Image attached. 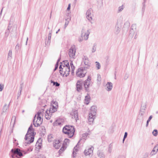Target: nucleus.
Listing matches in <instances>:
<instances>
[{"label": "nucleus", "mask_w": 158, "mask_h": 158, "mask_svg": "<svg viewBox=\"0 0 158 158\" xmlns=\"http://www.w3.org/2000/svg\"><path fill=\"white\" fill-rule=\"evenodd\" d=\"M35 134L36 133L34 132L32 125L31 124L28 129L27 133L26 134L24 138L26 140L28 139V141L26 142L25 144H30L33 142Z\"/></svg>", "instance_id": "nucleus-1"}, {"label": "nucleus", "mask_w": 158, "mask_h": 158, "mask_svg": "<svg viewBox=\"0 0 158 158\" xmlns=\"http://www.w3.org/2000/svg\"><path fill=\"white\" fill-rule=\"evenodd\" d=\"M63 132L65 134H67L69 138H72L74 135L75 132L74 127L66 125L63 129Z\"/></svg>", "instance_id": "nucleus-2"}, {"label": "nucleus", "mask_w": 158, "mask_h": 158, "mask_svg": "<svg viewBox=\"0 0 158 158\" xmlns=\"http://www.w3.org/2000/svg\"><path fill=\"white\" fill-rule=\"evenodd\" d=\"M64 67V65L62 66L61 65H60L59 68L60 69V73L61 75L63 76H65L66 77L69 75V73L70 71V67Z\"/></svg>", "instance_id": "nucleus-3"}, {"label": "nucleus", "mask_w": 158, "mask_h": 158, "mask_svg": "<svg viewBox=\"0 0 158 158\" xmlns=\"http://www.w3.org/2000/svg\"><path fill=\"white\" fill-rule=\"evenodd\" d=\"M11 156L13 158H20V157L23 156V154L21 150L18 148L12 149L11 150Z\"/></svg>", "instance_id": "nucleus-4"}, {"label": "nucleus", "mask_w": 158, "mask_h": 158, "mask_svg": "<svg viewBox=\"0 0 158 158\" xmlns=\"http://www.w3.org/2000/svg\"><path fill=\"white\" fill-rule=\"evenodd\" d=\"M89 32L88 30L86 29L85 28L83 27L81 31V37L79 38L78 40L80 42H81L83 40V37H84L85 40H87L88 38Z\"/></svg>", "instance_id": "nucleus-5"}, {"label": "nucleus", "mask_w": 158, "mask_h": 158, "mask_svg": "<svg viewBox=\"0 0 158 158\" xmlns=\"http://www.w3.org/2000/svg\"><path fill=\"white\" fill-rule=\"evenodd\" d=\"M91 77L88 76L86 80L84 81V87L86 92H89L90 91L89 87L92 85L91 83Z\"/></svg>", "instance_id": "nucleus-6"}, {"label": "nucleus", "mask_w": 158, "mask_h": 158, "mask_svg": "<svg viewBox=\"0 0 158 158\" xmlns=\"http://www.w3.org/2000/svg\"><path fill=\"white\" fill-rule=\"evenodd\" d=\"M33 124L35 127H38L40 126L43 122V119L41 117H36V115H35L33 120Z\"/></svg>", "instance_id": "nucleus-7"}, {"label": "nucleus", "mask_w": 158, "mask_h": 158, "mask_svg": "<svg viewBox=\"0 0 158 158\" xmlns=\"http://www.w3.org/2000/svg\"><path fill=\"white\" fill-rule=\"evenodd\" d=\"M85 70V67H81L79 68L76 71V76L81 78L84 77L85 76L86 72L85 73L84 71Z\"/></svg>", "instance_id": "nucleus-8"}, {"label": "nucleus", "mask_w": 158, "mask_h": 158, "mask_svg": "<svg viewBox=\"0 0 158 158\" xmlns=\"http://www.w3.org/2000/svg\"><path fill=\"white\" fill-rule=\"evenodd\" d=\"M84 81L81 79H79L77 81L76 84V90L78 93L81 92L83 89Z\"/></svg>", "instance_id": "nucleus-9"}, {"label": "nucleus", "mask_w": 158, "mask_h": 158, "mask_svg": "<svg viewBox=\"0 0 158 158\" xmlns=\"http://www.w3.org/2000/svg\"><path fill=\"white\" fill-rule=\"evenodd\" d=\"M76 49L74 46H72L69 50V57L71 58H75Z\"/></svg>", "instance_id": "nucleus-10"}, {"label": "nucleus", "mask_w": 158, "mask_h": 158, "mask_svg": "<svg viewBox=\"0 0 158 158\" xmlns=\"http://www.w3.org/2000/svg\"><path fill=\"white\" fill-rule=\"evenodd\" d=\"M92 12V10L91 8H89L87 11L86 13V17L87 19L89 21H91L92 19L91 14Z\"/></svg>", "instance_id": "nucleus-11"}, {"label": "nucleus", "mask_w": 158, "mask_h": 158, "mask_svg": "<svg viewBox=\"0 0 158 158\" xmlns=\"http://www.w3.org/2000/svg\"><path fill=\"white\" fill-rule=\"evenodd\" d=\"M70 115L72 116V118L74 119L76 122L78 120V113L77 110L72 111L70 113Z\"/></svg>", "instance_id": "nucleus-12"}, {"label": "nucleus", "mask_w": 158, "mask_h": 158, "mask_svg": "<svg viewBox=\"0 0 158 158\" xmlns=\"http://www.w3.org/2000/svg\"><path fill=\"white\" fill-rule=\"evenodd\" d=\"M36 150L38 151H39L40 149L42 146V141L40 139H39L37 141L35 144Z\"/></svg>", "instance_id": "nucleus-13"}, {"label": "nucleus", "mask_w": 158, "mask_h": 158, "mask_svg": "<svg viewBox=\"0 0 158 158\" xmlns=\"http://www.w3.org/2000/svg\"><path fill=\"white\" fill-rule=\"evenodd\" d=\"M121 27L120 24L117 23L115 26L114 32L116 35H118L119 33L121 30Z\"/></svg>", "instance_id": "nucleus-14"}, {"label": "nucleus", "mask_w": 158, "mask_h": 158, "mask_svg": "<svg viewBox=\"0 0 158 158\" xmlns=\"http://www.w3.org/2000/svg\"><path fill=\"white\" fill-rule=\"evenodd\" d=\"M90 112L89 114H92L93 115H95L97 111V107L96 106H93L91 107Z\"/></svg>", "instance_id": "nucleus-15"}, {"label": "nucleus", "mask_w": 158, "mask_h": 158, "mask_svg": "<svg viewBox=\"0 0 158 158\" xmlns=\"http://www.w3.org/2000/svg\"><path fill=\"white\" fill-rule=\"evenodd\" d=\"M61 143L59 140H56L53 143V146L56 149H58L60 147Z\"/></svg>", "instance_id": "nucleus-16"}, {"label": "nucleus", "mask_w": 158, "mask_h": 158, "mask_svg": "<svg viewBox=\"0 0 158 158\" xmlns=\"http://www.w3.org/2000/svg\"><path fill=\"white\" fill-rule=\"evenodd\" d=\"M136 26L135 25H132L131 26V28L130 31V35L131 36L133 37L135 33V31L132 27L134 28L135 30L136 29Z\"/></svg>", "instance_id": "nucleus-17"}, {"label": "nucleus", "mask_w": 158, "mask_h": 158, "mask_svg": "<svg viewBox=\"0 0 158 158\" xmlns=\"http://www.w3.org/2000/svg\"><path fill=\"white\" fill-rule=\"evenodd\" d=\"M51 106L52 107L50 108L48 112L51 113H53L57 110L58 106H55L54 105H52Z\"/></svg>", "instance_id": "nucleus-18"}, {"label": "nucleus", "mask_w": 158, "mask_h": 158, "mask_svg": "<svg viewBox=\"0 0 158 158\" xmlns=\"http://www.w3.org/2000/svg\"><path fill=\"white\" fill-rule=\"evenodd\" d=\"M88 121L89 122L91 123L89 124H91L93 123L95 118V115H93L92 114H89V116Z\"/></svg>", "instance_id": "nucleus-19"}, {"label": "nucleus", "mask_w": 158, "mask_h": 158, "mask_svg": "<svg viewBox=\"0 0 158 158\" xmlns=\"http://www.w3.org/2000/svg\"><path fill=\"white\" fill-rule=\"evenodd\" d=\"M94 149V148L93 147H91L90 148H89L88 149V150L89 151V153H88V154H87L86 150H85L84 152L85 155L86 156H89L90 155H92L93 152V150Z\"/></svg>", "instance_id": "nucleus-20"}, {"label": "nucleus", "mask_w": 158, "mask_h": 158, "mask_svg": "<svg viewBox=\"0 0 158 158\" xmlns=\"http://www.w3.org/2000/svg\"><path fill=\"white\" fill-rule=\"evenodd\" d=\"M158 150V144L156 145L150 153L151 156H153L156 153Z\"/></svg>", "instance_id": "nucleus-21"}, {"label": "nucleus", "mask_w": 158, "mask_h": 158, "mask_svg": "<svg viewBox=\"0 0 158 158\" xmlns=\"http://www.w3.org/2000/svg\"><path fill=\"white\" fill-rule=\"evenodd\" d=\"M106 90L108 91L111 90L112 88V84L111 82H108L106 85Z\"/></svg>", "instance_id": "nucleus-22"}, {"label": "nucleus", "mask_w": 158, "mask_h": 158, "mask_svg": "<svg viewBox=\"0 0 158 158\" xmlns=\"http://www.w3.org/2000/svg\"><path fill=\"white\" fill-rule=\"evenodd\" d=\"M60 65H62V66H63L64 65V67H70L69 62L68 60H64L62 61V62H60Z\"/></svg>", "instance_id": "nucleus-23"}, {"label": "nucleus", "mask_w": 158, "mask_h": 158, "mask_svg": "<svg viewBox=\"0 0 158 158\" xmlns=\"http://www.w3.org/2000/svg\"><path fill=\"white\" fill-rule=\"evenodd\" d=\"M48 110H47L46 111L45 116V118L48 120H49L50 118L51 115H52V113L51 112H49V113H48Z\"/></svg>", "instance_id": "nucleus-24"}, {"label": "nucleus", "mask_w": 158, "mask_h": 158, "mask_svg": "<svg viewBox=\"0 0 158 158\" xmlns=\"http://www.w3.org/2000/svg\"><path fill=\"white\" fill-rule=\"evenodd\" d=\"M80 140L78 142V143L76 145V146L74 147L73 149V157H75V155H76V153L78 150L77 149V146L78 145V143L80 142Z\"/></svg>", "instance_id": "nucleus-25"}, {"label": "nucleus", "mask_w": 158, "mask_h": 158, "mask_svg": "<svg viewBox=\"0 0 158 158\" xmlns=\"http://www.w3.org/2000/svg\"><path fill=\"white\" fill-rule=\"evenodd\" d=\"M10 103H9V105L8 106H7L6 104H5L4 105L2 108V113L6 112L7 110L9 109Z\"/></svg>", "instance_id": "nucleus-26"}, {"label": "nucleus", "mask_w": 158, "mask_h": 158, "mask_svg": "<svg viewBox=\"0 0 158 158\" xmlns=\"http://www.w3.org/2000/svg\"><path fill=\"white\" fill-rule=\"evenodd\" d=\"M23 88V84H21L20 85V88L19 89V92L17 94V98L18 99V98L19 97V96H20L21 94V92L22 89Z\"/></svg>", "instance_id": "nucleus-27"}, {"label": "nucleus", "mask_w": 158, "mask_h": 158, "mask_svg": "<svg viewBox=\"0 0 158 158\" xmlns=\"http://www.w3.org/2000/svg\"><path fill=\"white\" fill-rule=\"evenodd\" d=\"M84 63L85 65L87 66L84 67H85V70H86L87 69L89 68L90 66V64L88 60H86L84 61Z\"/></svg>", "instance_id": "nucleus-28"}, {"label": "nucleus", "mask_w": 158, "mask_h": 158, "mask_svg": "<svg viewBox=\"0 0 158 158\" xmlns=\"http://www.w3.org/2000/svg\"><path fill=\"white\" fill-rule=\"evenodd\" d=\"M12 57V52L11 50H10L8 53V56L7 58V60H10Z\"/></svg>", "instance_id": "nucleus-29"}, {"label": "nucleus", "mask_w": 158, "mask_h": 158, "mask_svg": "<svg viewBox=\"0 0 158 158\" xmlns=\"http://www.w3.org/2000/svg\"><path fill=\"white\" fill-rule=\"evenodd\" d=\"M96 46L97 44L95 43H94L93 44V45L92 47V48L91 49V51L92 53L94 52L96 50Z\"/></svg>", "instance_id": "nucleus-30"}, {"label": "nucleus", "mask_w": 158, "mask_h": 158, "mask_svg": "<svg viewBox=\"0 0 158 158\" xmlns=\"http://www.w3.org/2000/svg\"><path fill=\"white\" fill-rule=\"evenodd\" d=\"M98 156L100 158H105V155L104 153L102 152H100L99 153H98Z\"/></svg>", "instance_id": "nucleus-31"}, {"label": "nucleus", "mask_w": 158, "mask_h": 158, "mask_svg": "<svg viewBox=\"0 0 158 158\" xmlns=\"http://www.w3.org/2000/svg\"><path fill=\"white\" fill-rule=\"evenodd\" d=\"M51 82L53 84V85H55L56 87H58L60 85V84L59 83L57 82L54 81L52 80H51Z\"/></svg>", "instance_id": "nucleus-32"}, {"label": "nucleus", "mask_w": 158, "mask_h": 158, "mask_svg": "<svg viewBox=\"0 0 158 158\" xmlns=\"http://www.w3.org/2000/svg\"><path fill=\"white\" fill-rule=\"evenodd\" d=\"M20 48V44L18 43L15 47V52H17L19 50Z\"/></svg>", "instance_id": "nucleus-33"}, {"label": "nucleus", "mask_w": 158, "mask_h": 158, "mask_svg": "<svg viewBox=\"0 0 158 158\" xmlns=\"http://www.w3.org/2000/svg\"><path fill=\"white\" fill-rule=\"evenodd\" d=\"M96 65L95 67L97 68V70L100 69L101 68V65L100 63L97 61L95 62Z\"/></svg>", "instance_id": "nucleus-34"}, {"label": "nucleus", "mask_w": 158, "mask_h": 158, "mask_svg": "<svg viewBox=\"0 0 158 158\" xmlns=\"http://www.w3.org/2000/svg\"><path fill=\"white\" fill-rule=\"evenodd\" d=\"M48 141L49 142H52L53 139V138L52 135L50 134L48 136Z\"/></svg>", "instance_id": "nucleus-35"}, {"label": "nucleus", "mask_w": 158, "mask_h": 158, "mask_svg": "<svg viewBox=\"0 0 158 158\" xmlns=\"http://www.w3.org/2000/svg\"><path fill=\"white\" fill-rule=\"evenodd\" d=\"M124 8V6L123 5L122 6L119 7L118 8V12L119 13L121 12L122 11V10Z\"/></svg>", "instance_id": "nucleus-36"}, {"label": "nucleus", "mask_w": 158, "mask_h": 158, "mask_svg": "<svg viewBox=\"0 0 158 158\" xmlns=\"http://www.w3.org/2000/svg\"><path fill=\"white\" fill-rule=\"evenodd\" d=\"M10 32V31H8V29L6 30L5 32V37L6 38H7Z\"/></svg>", "instance_id": "nucleus-37"}, {"label": "nucleus", "mask_w": 158, "mask_h": 158, "mask_svg": "<svg viewBox=\"0 0 158 158\" xmlns=\"http://www.w3.org/2000/svg\"><path fill=\"white\" fill-rule=\"evenodd\" d=\"M90 98V97L89 95H87L85 96V100L88 102V103H87V104H88L89 102Z\"/></svg>", "instance_id": "nucleus-38"}, {"label": "nucleus", "mask_w": 158, "mask_h": 158, "mask_svg": "<svg viewBox=\"0 0 158 158\" xmlns=\"http://www.w3.org/2000/svg\"><path fill=\"white\" fill-rule=\"evenodd\" d=\"M112 145L111 144H110L109 146V148L108 149V152L110 153L112 152Z\"/></svg>", "instance_id": "nucleus-39"}, {"label": "nucleus", "mask_w": 158, "mask_h": 158, "mask_svg": "<svg viewBox=\"0 0 158 158\" xmlns=\"http://www.w3.org/2000/svg\"><path fill=\"white\" fill-rule=\"evenodd\" d=\"M152 134L153 135L155 136H156L158 134V131L157 130L155 129L152 131Z\"/></svg>", "instance_id": "nucleus-40"}, {"label": "nucleus", "mask_w": 158, "mask_h": 158, "mask_svg": "<svg viewBox=\"0 0 158 158\" xmlns=\"http://www.w3.org/2000/svg\"><path fill=\"white\" fill-rule=\"evenodd\" d=\"M143 6L142 8V11L143 13V14L144 12L145 9V4L144 2H143Z\"/></svg>", "instance_id": "nucleus-41"}, {"label": "nucleus", "mask_w": 158, "mask_h": 158, "mask_svg": "<svg viewBox=\"0 0 158 158\" xmlns=\"http://www.w3.org/2000/svg\"><path fill=\"white\" fill-rule=\"evenodd\" d=\"M51 77L53 79H56V73H53Z\"/></svg>", "instance_id": "nucleus-42"}, {"label": "nucleus", "mask_w": 158, "mask_h": 158, "mask_svg": "<svg viewBox=\"0 0 158 158\" xmlns=\"http://www.w3.org/2000/svg\"><path fill=\"white\" fill-rule=\"evenodd\" d=\"M33 148L32 147H30L29 148H28L27 150V152L25 153V154L29 152H31L32 151Z\"/></svg>", "instance_id": "nucleus-43"}, {"label": "nucleus", "mask_w": 158, "mask_h": 158, "mask_svg": "<svg viewBox=\"0 0 158 158\" xmlns=\"http://www.w3.org/2000/svg\"><path fill=\"white\" fill-rule=\"evenodd\" d=\"M51 37H50V36L49 37V36H48V41L47 43H46V41H45V44L46 45H48V43H49V44L50 43V41H51Z\"/></svg>", "instance_id": "nucleus-44"}, {"label": "nucleus", "mask_w": 158, "mask_h": 158, "mask_svg": "<svg viewBox=\"0 0 158 158\" xmlns=\"http://www.w3.org/2000/svg\"><path fill=\"white\" fill-rule=\"evenodd\" d=\"M4 88V85L2 84H0V92L2 91Z\"/></svg>", "instance_id": "nucleus-45"}, {"label": "nucleus", "mask_w": 158, "mask_h": 158, "mask_svg": "<svg viewBox=\"0 0 158 158\" xmlns=\"http://www.w3.org/2000/svg\"><path fill=\"white\" fill-rule=\"evenodd\" d=\"M69 139H65L64 141V143L66 144L67 143H69Z\"/></svg>", "instance_id": "nucleus-46"}, {"label": "nucleus", "mask_w": 158, "mask_h": 158, "mask_svg": "<svg viewBox=\"0 0 158 158\" xmlns=\"http://www.w3.org/2000/svg\"><path fill=\"white\" fill-rule=\"evenodd\" d=\"M64 150V148L63 147H62L60 149L59 151V153H60L62 152Z\"/></svg>", "instance_id": "nucleus-47"}, {"label": "nucleus", "mask_w": 158, "mask_h": 158, "mask_svg": "<svg viewBox=\"0 0 158 158\" xmlns=\"http://www.w3.org/2000/svg\"><path fill=\"white\" fill-rule=\"evenodd\" d=\"M59 66V63H56L55 66V68L54 69V71H56L58 68Z\"/></svg>", "instance_id": "nucleus-48"}, {"label": "nucleus", "mask_w": 158, "mask_h": 158, "mask_svg": "<svg viewBox=\"0 0 158 158\" xmlns=\"http://www.w3.org/2000/svg\"><path fill=\"white\" fill-rule=\"evenodd\" d=\"M52 104H53L55 106H58V104L57 102L56 101H53L52 102Z\"/></svg>", "instance_id": "nucleus-49"}, {"label": "nucleus", "mask_w": 158, "mask_h": 158, "mask_svg": "<svg viewBox=\"0 0 158 158\" xmlns=\"http://www.w3.org/2000/svg\"><path fill=\"white\" fill-rule=\"evenodd\" d=\"M148 156V153H145L144 154L143 157L142 158H147Z\"/></svg>", "instance_id": "nucleus-50"}, {"label": "nucleus", "mask_w": 158, "mask_h": 158, "mask_svg": "<svg viewBox=\"0 0 158 158\" xmlns=\"http://www.w3.org/2000/svg\"><path fill=\"white\" fill-rule=\"evenodd\" d=\"M128 77H129L128 74V73H126L125 74V76L124 77V79L125 80H127L128 78Z\"/></svg>", "instance_id": "nucleus-51"}, {"label": "nucleus", "mask_w": 158, "mask_h": 158, "mask_svg": "<svg viewBox=\"0 0 158 158\" xmlns=\"http://www.w3.org/2000/svg\"><path fill=\"white\" fill-rule=\"evenodd\" d=\"M101 76H100V75L98 74V77H97V80L98 81H101Z\"/></svg>", "instance_id": "nucleus-52"}, {"label": "nucleus", "mask_w": 158, "mask_h": 158, "mask_svg": "<svg viewBox=\"0 0 158 158\" xmlns=\"http://www.w3.org/2000/svg\"><path fill=\"white\" fill-rule=\"evenodd\" d=\"M67 16H68V18H67L66 19H65V20H66V21H67V22H69V21L70 20H71V18H70V16H69L68 15Z\"/></svg>", "instance_id": "nucleus-53"}, {"label": "nucleus", "mask_w": 158, "mask_h": 158, "mask_svg": "<svg viewBox=\"0 0 158 158\" xmlns=\"http://www.w3.org/2000/svg\"><path fill=\"white\" fill-rule=\"evenodd\" d=\"M89 133H85L83 134L82 136L84 137H86L89 135Z\"/></svg>", "instance_id": "nucleus-54"}, {"label": "nucleus", "mask_w": 158, "mask_h": 158, "mask_svg": "<svg viewBox=\"0 0 158 158\" xmlns=\"http://www.w3.org/2000/svg\"><path fill=\"white\" fill-rule=\"evenodd\" d=\"M41 131L43 132H45V127H41Z\"/></svg>", "instance_id": "nucleus-55"}, {"label": "nucleus", "mask_w": 158, "mask_h": 158, "mask_svg": "<svg viewBox=\"0 0 158 158\" xmlns=\"http://www.w3.org/2000/svg\"><path fill=\"white\" fill-rule=\"evenodd\" d=\"M42 113L40 111H38L37 113V116L36 117H41L40 115Z\"/></svg>", "instance_id": "nucleus-56"}, {"label": "nucleus", "mask_w": 158, "mask_h": 158, "mask_svg": "<svg viewBox=\"0 0 158 158\" xmlns=\"http://www.w3.org/2000/svg\"><path fill=\"white\" fill-rule=\"evenodd\" d=\"M152 115H150V117H149V118H148V120H147L149 122H150L151 119H152Z\"/></svg>", "instance_id": "nucleus-57"}, {"label": "nucleus", "mask_w": 158, "mask_h": 158, "mask_svg": "<svg viewBox=\"0 0 158 158\" xmlns=\"http://www.w3.org/2000/svg\"><path fill=\"white\" fill-rule=\"evenodd\" d=\"M127 132H125L123 138H126L127 137Z\"/></svg>", "instance_id": "nucleus-58"}, {"label": "nucleus", "mask_w": 158, "mask_h": 158, "mask_svg": "<svg viewBox=\"0 0 158 158\" xmlns=\"http://www.w3.org/2000/svg\"><path fill=\"white\" fill-rule=\"evenodd\" d=\"M71 7V4H69L68 5V7L67 8V10H70Z\"/></svg>", "instance_id": "nucleus-59"}, {"label": "nucleus", "mask_w": 158, "mask_h": 158, "mask_svg": "<svg viewBox=\"0 0 158 158\" xmlns=\"http://www.w3.org/2000/svg\"><path fill=\"white\" fill-rule=\"evenodd\" d=\"M83 60L84 61H86V60H88L87 59V57L85 56H84V57H83Z\"/></svg>", "instance_id": "nucleus-60"}, {"label": "nucleus", "mask_w": 158, "mask_h": 158, "mask_svg": "<svg viewBox=\"0 0 158 158\" xmlns=\"http://www.w3.org/2000/svg\"><path fill=\"white\" fill-rule=\"evenodd\" d=\"M118 158H125V157L124 156H119L118 157Z\"/></svg>", "instance_id": "nucleus-61"}, {"label": "nucleus", "mask_w": 158, "mask_h": 158, "mask_svg": "<svg viewBox=\"0 0 158 158\" xmlns=\"http://www.w3.org/2000/svg\"><path fill=\"white\" fill-rule=\"evenodd\" d=\"M52 33V31H50L49 33L48 34V36L51 37Z\"/></svg>", "instance_id": "nucleus-62"}, {"label": "nucleus", "mask_w": 158, "mask_h": 158, "mask_svg": "<svg viewBox=\"0 0 158 158\" xmlns=\"http://www.w3.org/2000/svg\"><path fill=\"white\" fill-rule=\"evenodd\" d=\"M69 22H67V21H66V22H65L64 25H65V27H66V26H67L68 25V24H69Z\"/></svg>", "instance_id": "nucleus-63"}, {"label": "nucleus", "mask_w": 158, "mask_h": 158, "mask_svg": "<svg viewBox=\"0 0 158 158\" xmlns=\"http://www.w3.org/2000/svg\"><path fill=\"white\" fill-rule=\"evenodd\" d=\"M72 70H74L75 69V67L74 66H71Z\"/></svg>", "instance_id": "nucleus-64"}]
</instances>
